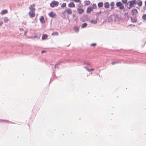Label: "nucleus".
Returning <instances> with one entry per match:
<instances>
[{"label": "nucleus", "mask_w": 146, "mask_h": 146, "mask_svg": "<svg viewBox=\"0 0 146 146\" xmlns=\"http://www.w3.org/2000/svg\"><path fill=\"white\" fill-rule=\"evenodd\" d=\"M59 2L55 1H52L50 4V6L52 7H54L58 6Z\"/></svg>", "instance_id": "nucleus-2"}, {"label": "nucleus", "mask_w": 146, "mask_h": 146, "mask_svg": "<svg viewBox=\"0 0 146 146\" xmlns=\"http://www.w3.org/2000/svg\"><path fill=\"white\" fill-rule=\"evenodd\" d=\"M87 24L86 23H84L82 24L81 27L82 28H84L86 27L87 26Z\"/></svg>", "instance_id": "nucleus-20"}, {"label": "nucleus", "mask_w": 146, "mask_h": 146, "mask_svg": "<svg viewBox=\"0 0 146 146\" xmlns=\"http://www.w3.org/2000/svg\"><path fill=\"white\" fill-rule=\"evenodd\" d=\"M131 21L133 22H135L136 21V19H133L132 18H131Z\"/></svg>", "instance_id": "nucleus-32"}, {"label": "nucleus", "mask_w": 146, "mask_h": 146, "mask_svg": "<svg viewBox=\"0 0 146 146\" xmlns=\"http://www.w3.org/2000/svg\"><path fill=\"white\" fill-rule=\"evenodd\" d=\"M72 13V10L71 9L68 8L65 10L63 12L64 15H71Z\"/></svg>", "instance_id": "nucleus-1"}, {"label": "nucleus", "mask_w": 146, "mask_h": 146, "mask_svg": "<svg viewBox=\"0 0 146 146\" xmlns=\"http://www.w3.org/2000/svg\"><path fill=\"white\" fill-rule=\"evenodd\" d=\"M40 21L41 23H45V21L44 19V17L43 16H41L40 17Z\"/></svg>", "instance_id": "nucleus-10"}, {"label": "nucleus", "mask_w": 146, "mask_h": 146, "mask_svg": "<svg viewBox=\"0 0 146 146\" xmlns=\"http://www.w3.org/2000/svg\"><path fill=\"white\" fill-rule=\"evenodd\" d=\"M35 11H31L29 13V16L31 18L33 17H35Z\"/></svg>", "instance_id": "nucleus-5"}, {"label": "nucleus", "mask_w": 146, "mask_h": 146, "mask_svg": "<svg viewBox=\"0 0 146 146\" xmlns=\"http://www.w3.org/2000/svg\"><path fill=\"white\" fill-rule=\"evenodd\" d=\"M58 35V32H57L53 33L52 34V35Z\"/></svg>", "instance_id": "nucleus-23"}, {"label": "nucleus", "mask_w": 146, "mask_h": 146, "mask_svg": "<svg viewBox=\"0 0 146 146\" xmlns=\"http://www.w3.org/2000/svg\"><path fill=\"white\" fill-rule=\"evenodd\" d=\"M91 22L94 24H96L97 23V21L96 20H93L91 21Z\"/></svg>", "instance_id": "nucleus-26"}, {"label": "nucleus", "mask_w": 146, "mask_h": 146, "mask_svg": "<svg viewBox=\"0 0 146 146\" xmlns=\"http://www.w3.org/2000/svg\"><path fill=\"white\" fill-rule=\"evenodd\" d=\"M96 43H93L91 44V45L92 46H95L96 45Z\"/></svg>", "instance_id": "nucleus-35"}, {"label": "nucleus", "mask_w": 146, "mask_h": 146, "mask_svg": "<svg viewBox=\"0 0 146 146\" xmlns=\"http://www.w3.org/2000/svg\"><path fill=\"white\" fill-rule=\"evenodd\" d=\"M117 63V62H112L111 63V64L112 65H113V64H115Z\"/></svg>", "instance_id": "nucleus-34"}, {"label": "nucleus", "mask_w": 146, "mask_h": 146, "mask_svg": "<svg viewBox=\"0 0 146 146\" xmlns=\"http://www.w3.org/2000/svg\"><path fill=\"white\" fill-rule=\"evenodd\" d=\"M4 21L5 23H6L8 21L9 19L7 17H5L4 18Z\"/></svg>", "instance_id": "nucleus-21"}, {"label": "nucleus", "mask_w": 146, "mask_h": 146, "mask_svg": "<svg viewBox=\"0 0 146 146\" xmlns=\"http://www.w3.org/2000/svg\"><path fill=\"white\" fill-rule=\"evenodd\" d=\"M103 5V3L102 2H100L98 3V6L99 7H102Z\"/></svg>", "instance_id": "nucleus-19"}, {"label": "nucleus", "mask_w": 146, "mask_h": 146, "mask_svg": "<svg viewBox=\"0 0 146 146\" xmlns=\"http://www.w3.org/2000/svg\"><path fill=\"white\" fill-rule=\"evenodd\" d=\"M7 13L8 11L7 10H3L0 13V14L1 15H4Z\"/></svg>", "instance_id": "nucleus-13"}, {"label": "nucleus", "mask_w": 146, "mask_h": 146, "mask_svg": "<svg viewBox=\"0 0 146 146\" xmlns=\"http://www.w3.org/2000/svg\"><path fill=\"white\" fill-rule=\"evenodd\" d=\"M49 16L55 18L56 16V15L55 13H54L53 12H51L48 14Z\"/></svg>", "instance_id": "nucleus-7"}, {"label": "nucleus", "mask_w": 146, "mask_h": 146, "mask_svg": "<svg viewBox=\"0 0 146 146\" xmlns=\"http://www.w3.org/2000/svg\"><path fill=\"white\" fill-rule=\"evenodd\" d=\"M93 11V9L91 7H88L86 10V12L88 13H90Z\"/></svg>", "instance_id": "nucleus-12"}, {"label": "nucleus", "mask_w": 146, "mask_h": 146, "mask_svg": "<svg viewBox=\"0 0 146 146\" xmlns=\"http://www.w3.org/2000/svg\"><path fill=\"white\" fill-rule=\"evenodd\" d=\"M66 3H63L61 5L62 7L63 8L66 7Z\"/></svg>", "instance_id": "nucleus-24"}, {"label": "nucleus", "mask_w": 146, "mask_h": 146, "mask_svg": "<svg viewBox=\"0 0 146 146\" xmlns=\"http://www.w3.org/2000/svg\"><path fill=\"white\" fill-rule=\"evenodd\" d=\"M47 37L48 36L46 34H44L42 37V38L43 40H44L47 38Z\"/></svg>", "instance_id": "nucleus-16"}, {"label": "nucleus", "mask_w": 146, "mask_h": 146, "mask_svg": "<svg viewBox=\"0 0 146 146\" xmlns=\"http://www.w3.org/2000/svg\"><path fill=\"white\" fill-rule=\"evenodd\" d=\"M68 6L69 7H74L75 5L73 2H70L68 4Z\"/></svg>", "instance_id": "nucleus-9"}, {"label": "nucleus", "mask_w": 146, "mask_h": 146, "mask_svg": "<svg viewBox=\"0 0 146 146\" xmlns=\"http://www.w3.org/2000/svg\"><path fill=\"white\" fill-rule=\"evenodd\" d=\"M72 1L75 2L76 3H80V0H72Z\"/></svg>", "instance_id": "nucleus-31"}, {"label": "nucleus", "mask_w": 146, "mask_h": 146, "mask_svg": "<svg viewBox=\"0 0 146 146\" xmlns=\"http://www.w3.org/2000/svg\"><path fill=\"white\" fill-rule=\"evenodd\" d=\"M91 8L93 10V9H96L97 7L96 5L95 4H93L91 7Z\"/></svg>", "instance_id": "nucleus-17"}, {"label": "nucleus", "mask_w": 146, "mask_h": 146, "mask_svg": "<svg viewBox=\"0 0 146 146\" xmlns=\"http://www.w3.org/2000/svg\"><path fill=\"white\" fill-rule=\"evenodd\" d=\"M87 70L88 71L90 72H91V71L94 70V69H93V68H92V69H90L87 68Z\"/></svg>", "instance_id": "nucleus-29"}, {"label": "nucleus", "mask_w": 146, "mask_h": 146, "mask_svg": "<svg viewBox=\"0 0 146 146\" xmlns=\"http://www.w3.org/2000/svg\"><path fill=\"white\" fill-rule=\"evenodd\" d=\"M62 62H61V61H59V62H58L55 65V68H56V67L58 65H60L61 63H62Z\"/></svg>", "instance_id": "nucleus-25"}, {"label": "nucleus", "mask_w": 146, "mask_h": 146, "mask_svg": "<svg viewBox=\"0 0 146 146\" xmlns=\"http://www.w3.org/2000/svg\"><path fill=\"white\" fill-rule=\"evenodd\" d=\"M116 5L117 7H119V8L120 9H123L124 8L123 5L121 2H118L116 3Z\"/></svg>", "instance_id": "nucleus-3"}, {"label": "nucleus", "mask_w": 146, "mask_h": 146, "mask_svg": "<svg viewBox=\"0 0 146 146\" xmlns=\"http://www.w3.org/2000/svg\"><path fill=\"white\" fill-rule=\"evenodd\" d=\"M135 0H133L129 2V7L128 8L129 9H130L131 7L134 6L135 4Z\"/></svg>", "instance_id": "nucleus-4"}, {"label": "nucleus", "mask_w": 146, "mask_h": 146, "mask_svg": "<svg viewBox=\"0 0 146 146\" xmlns=\"http://www.w3.org/2000/svg\"><path fill=\"white\" fill-rule=\"evenodd\" d=\"M138 5L139 6H141L142 5V1H139L137 3Z\"/></svg>", "instance_id": "nucleus-22"}, {"label": "nucleus", "mask_w": 146, "mask_h": 146, "mask_svg": "<svg viewBox=\"0 0 146 146\" xmlns=\"http://www.w3.org/2000/svg\"><path fill=\"white\" fill-rule=\"evenodd\" d=\"M114 3L113 2H111L110 3V6L111 7V10L114 9Z\"/></svg>", "instance_id": "nucleus-15"}, {"label": "nucleus", "mask_w": 146, "mask_h": 146, "mask_svg": "<svg viewBox=\"0 0 146 146\" xmlns=\"http://www.w3.org/2000/svg\"><path fill=\"white\" fill-rule=\"evenodd\" d=\"M90 4V1H86L85 2V4L88 5H89Z\"/></svg>", "instance_id": "nucleus-27"}, {"label": "nucleus", "mask_w": 146, "mask_h": 146, "mask_svg": "<svg viewBox=\"0 0 146 146\" xmlns=\"http://www.w3.org/2000/svg\"><path fill=\"white\" fill-rule=\"evenodd\" d=\"M122 2L123 3L125 4L127 3V0H122Z\"/></svg>", "instance_id": "nucleus-33"}, {"label": "nucleus", "mask_w": 146, "mask_h": 146, "mask_svg": "<svg viewBox=\"0 0 146 146\" xmlns=\"http://www.w3.org/2000/svg\"><path fill=\"white\" fill-rule=\"evenodd\" d=\"M77 11L80 14H82L84 11V9H82L78 8L77 9Z\"/></svg>", "instance_id": "nucleus-8"}, {"label": "nucleus", "mask_w": 146, "mask_h": 146, "mask_svg": "<svg viewBox=\"0 0 146 146\" xmlns=\"http://www.w3.org/2000/svg\"><path fill=\"white\" fill-rule=\"evenodd\" d=\"M79 3L78 5V6L79 7H82V5L81 3L80 2V3Z\"/></svg>", "instance_id": "nucleus-30"}, {"label": "nucleus", "mask_w": 146, "mask_h": 146, "mask_svg": "<svg viewBox=\"0 0 146 146\" xmlns=\"http://www.w3.org/2000/svg\"><path fill=\"white\" fill-rule=\"evenodd\" d=\"M74 30L75 32H78L79 30L78 27H74Z\"/></svg>", "instance_id": "nucleus-18"}, {"label": "nucleus", "mask_w": 146, "mask_h": 146, "mask_svg": "<svg viewBox=\"0 0 146 146\" xmlns=\"http://www.w3.org/2000/svg\"><path fill=\"white\" fill-rule=\"evenodd\" d=\"M131 12L132 13H133V15L134 14H136L138 13L136 9H133L131 11Z\"/></svg>", "instance_id": "nucleus-14"}, {"label": "nucleus", "mask_w": 146, "mask_h": 146, "mask_svg": "<svg viewBox=\"0 0 146 146\" xmlns=\"http://www.w3.org/2000/svg\"><path fill=\"white\" fill-rule=\"evenodd\" d=\"M35 5L34 4H33L29 6V9L31 11H35Z\"/></svg>", "instance_id": "nucleus-6"}, {"label": "nucleus", "mask_w": 146, "mask_h": 146, "mask_svg": "<svg viewBox=\"0 0 146 146\" xmlns=\"http://www.w3.org/2000/svg\"><path fill=\"white\" fill-rule=\"evenodd\" d=\"M104 7L106 8H109V6H110L109 3L108 2H105L104 3Z\"/></svg>", "instance_id": "nucleus-11"}, {"label": "nucleus", "mask_w": 146, "mask_h": 146, "mask_svg": "<svg viewBox=\"0 0 146 146\" xmlns=\"http://www.w3.org/2000/svg\"><path fill=\"white\" fill-rule=\"evenodd\" d=\"M145 5H146V1H145Z\"/></svg>", "instance_id": "nucleus-37"}, {"label": "nucleus", "mask_w": 146, "mask_h": 146, "mask_svg": "<svg viewBox=\"0 0 146 146\" xmlns=\"http://www.w3.org/2000/svg\"><path fill=\"white\" fill-rule=\"evenodd\" d=\"M45 52H46V51L45 50H42L41 52V54H42L43 53H45Z\"/></svg>", "instance_id": "nucleus-36"}, {"label": "nucleus", "mask_w": 146, "mask_h": 146, "mask_svg": "<svg viewBox=\"0 0 146 146\" xmlns=\"http://www.w3.org/2000/svg\"><path fill=\"white\" fill-rule=\"evenodd\" d=\"M142 18L144 20H146V14H144L143 15Z\"/></svg>", "instance_id": "nucleus-28"}]
</instances>
